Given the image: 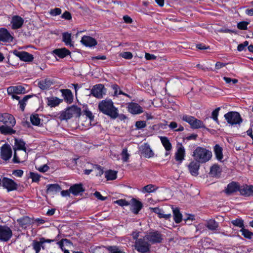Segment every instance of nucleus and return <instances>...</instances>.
<instances>
[{"mask_svg": "<svg viewBox=\"0 0 253 253\" xmlns=\"http://www.w3.org/2000/svg\"><path fill=\"white\" fill-rule=\"evenodd\" d=\"M99 111L103 114L110 117L111 119H115L118 118V110L111 99H106L101 101L98 106Z\"/></svg>", "mask_w": 253, "mask_h": 253, "instance_id": "nucleus-1", "label": "nucleus"}, {"mask_svg": "<svg viewBox=\"0 0 253 253\" xmlns=\"http://www.w3.org/2000/svg\"><path fill=\"white\" fill-rule=\"evenodd\" d=\"M192 156L195 160L204 164L211 160L212 157V152L205 148L198 146L193 151Z\"/></svg>", "mask_w": 253, "mask_h": 253, "instance_id": "nucleus-2", "label": "nucleus"}, {"mask_svg": "<svg viewBox=\"0 0 253 253\" xmlns=\"http://www.w3.org/2000/svg\"><path fill=\"white\" fill-rule=\"evenodd\" d=\"M82 114L81 109L77 105H73L66 108L65 111L61 112L59 119L67 121L73 117L79 118Z\"/></svg>", "mask_w": 253, "mask_h": 253, "instance_id": "nucleus-3", "label": "nucleus"}, {"mask_svg": "<svg viewBox=\"0 0 253 253\" xmlns=\"http://www.w3.org/2000/svg\"><path fill=\"white\" fill-rule=\"evenodd\" d=\"M181 119L182 121L188 123L192 129L203 128L207 130L209 129L205 126L202 121L196 119L193 116L184 115L182 117Z\"/></svg>", "mask_w": 253, "mask_h": 253, "instance_id": "nucleus-4", "label": "nucleus"}, {"mask_svg": "<svg viewBox=\"0 0 253 253\" xmlns=\"http://www.w3.org/2000/svg\"><path fill=\"white\" fill-rule=\"evenodd\" d=\"M224 117L228 124L232 126L235 125H240L243 121V119L240 113L236 111H230L226 113Z\"/></svg>", "mask_w": 253, "mask_h": 253, "instance_id": "nucleus-5", "label": "nucleus"}, {"mask_svg": "<svg viewBox=\"0 0 253 253\" xmlns=\"http://www.w3.org/2000/svg\"><path fill=\"white\" fill-rule=\"evenodd\" d=\"M1 186L5 189L7 192L17 190L18 184L16 182L11 178L3 177L1 178Z\"/></svg>", "mask_w": 253, "mask_h": 253, "instance_id": "nucleus-6", "label": "nucleus"}, {"mask_svg": "<svg viewBox=\"0 0 253 253\" xmlns=\"http://www.w3.org/2000/svg\"><path fill=\"white\" fill-rule=\"evenodd\" d=\"M163 235L158 231L150 232L145 237L147 240L153 244L162 243Z\"/></svg>", "mask_w": 253, "mask_h": 253, "instance_id": "nucleus-7", "label": "nucleus"}, {"mask_svg": "<svg viewBox=\"0 0 253 253\" xmlns=\"http://www.w3.org/2000/svg\"><path fill=\"white\" fill-rule=\"evenodd\" d=\"M150 245L144 239L140 238L135 243V249L140 253H148L150 252Z\"/></svg>", "mask_w": 253, "mask_h": 253, "instance_id": "nucleus-8", "label": "nucleus"}, {"mask_svg": "<svg viewBox=\"0 0 253 253\" xmlns=\"http://www.w3.org/2000/svg\"><path fill=\"white\" fill-rule=\"evenodd\" d=\"M12 236V230L8 226L0 225V241L7 242Z\"/></svg>", "mask_w": 253, "mask_h": 253, "instance_id": "nucleus-9", "label": "nucleus"}, {"mask_svg": "<svg viewBox=\"0 0 253 253\" xmlns=\"http://www.w3.org/2000/svg\"><path fill=\"white\" fill-rule=\"evenodd\" d=\"M106 89L103 84H99L93 86L90 90V94L97 98L100 99L103 97V95L105 94Z\"/></svg>", "mask_w": 253, "mask_h": 253, "instance_id": "nucleus-10", "label": "nucleus"}, {"mask_svg": "<svg viewBox=\"0 0 253 253\" xmlns=\"http://www.w3.org/2000/svg\"><path fill=\"white\" fill-rule=\"evenodd\" d=\"M239 182L232 181L227 184L223 192L227 196L233 195L239 191Z\"/></svg>", "mask_w": 253, "mask_h": 253, "instance_id": "nucleus-11", "label": "nucleus"}, {"mask_svg": "<svg viewBox=\"0 0 253 253\" xmlns=\"http://www.w3.org/2000/svg\"><path fill=\"white\" fill-rule=\"evenodd\" d=\"M12 53L16 56L19 57L20 60L22 61L29 62H32L34 60L33 55L26 51H19L15 49L13 50Z\"/></svg>", "mask_w": 253, "mask_h": 253, "instance_id": "nucleus-12", "label": "nucleus"}, {"mask_svg": "<svg viewBox=\"0 0 253 253\" xmlns=\"http://www.w3.org/2000/svg\"><path fill=\"white\" fill-rule=\"evenodd\" d=\"M0 122L5 125H10V126H14L16 124L14 117L12 115L6 113L0 114Z\"/></svg>", "mask_w": 253, "mask_h": 253, "instance_id": "nucleus-13", "label": "nucleus"}, {"mask_svg": "<svg viewBox=\"0 0 253 253\" xmlns=\"http://www.w3.org/2000/svg\"><path fill=\"white\" fill-rule=\"evenodd\" d=\"M12 156V150L10 145L7 143L3 144L0 149L1 158L5 161H8Z\"/></svg>", "mask_w": 253, "mask_h": 253, "instance_id": "nucleus-14", "label": "nucleus"}, {"mask_svg": "<svg viewBox=\"0 0 253 253\" xmlns=\"http://www.w3.org/2000/svg\"><path fill=\"white\" fill-rule=\"evenodd\" d=\"M200 164L201 163L194 159L188 165L189 171L192 176H197L199 174Z\"/></svg>", "mask_w": 253, "mask_h": 253, "instance_id": "nucleus-15", "label": "nucleus"}, {"mask_svg": "<svg viewBox=\"0 0 253 253\" xmlns=\"http://www.w3.org/2000/svg\"><path fill=\"white\" fill-rule=\"evenodd\" d=\"M241 196L245 197L253 196V185L245 184L241 185L239 191Z\"/></svg>", "mask_w": 253, "mask_h": 253, "instance_id": "nucleus-16", "label": "nucleus"}, {"mask_svg": "<svg viewBox=\"0 0 253 253\" xmlns=\"http://www.w3.org/2000/svg\"><path fill=\"white\" fill-rule=\"evenodd\" d=\"M140 152L141 155L147 158L152 157L154 155L152 150L150 148V145L147 143H145L140 146Z\"/></svg>", "mask_w": 253, "mask_h": 253, "instance_id": "nucleus-17", "label": "nucleus"}, {"mask_svg": "<svg viewBox=\"0 0 253 253\" xmlns=\"http://www.w3.org/2000/svg\"><path fill=\"white\" fill-rule=\"evenodd\" d=\"M85 189L82 183L74 184L70 187V191L74 196L82 195Z\"/></svg>", "mask_w": 253, "mask_h": 253, "instance_id": "nucleus-18", "label": "nucleus"}, {"mask_svg": "<svg viewBox=\"0 0 253 253\" xmlns=\"http://www.w3.org/2000/svg\"><path fill=\"white\" fill-rule=\"evenodd\" d=\"M130 211L134 214H137L143 208V204L135 198L131 200Z\"/></svg>", "mask_w": 253, "mask_h": 253, "instance_id": "nucleus-19", "label": "nucleus"}, {"mask_svg": "<svg viewBox=\"0 0 253 253\" xmlns=\"http://www.w3.org/2000/svg\"><path fill=\"white\" fill-rule=\"evenodd\" d=\"M81 42L85 46L89 47L94 46L97 44V42L94 38L88 36H84Z\"/></svg>", "mask_w": 253, "mask_h": 253, "instance_id": "nucleus-20", "label": "nucleus"}, {"mask_svg": "<svg viewBox=\"0 0 253 253\" xmlns=\"http://www.w3.org/2000/svg\"><path fill=\"white\" fill-rule=\"evenodd\" d=\"M128 111L134 115L139 114L143 112V108L138 104L134 102L128 103Z\"/></svg>", "mask_w": 253, "mask_h": 253, "instance_id": "nucleus-21", "label": "nucleus"}, {"mask_svg": "<svg viewBox=\"0 0 253 253\" xmlns=\"http://www.w3.org/2000/svg\"><path fill=\"white\" fill-rule=\"evenodd\" d=\"M12 39L13 37L6 28H0V42H11Z\"/></svg>", "mask_w": 253, "mask_h": 253, "instance_id": "nucleus-22", "label": "nucleus"}, {"mask_svg": "<svg viewBox=\"0 0 253 253\" xmlns=\"http://www.w3.org/2000/svg\"><path fill=\"white\" fill-rule=\"evenodd\" d=\"M24 19L19 15H15L12 17L11 23L12 29L15 30L22 27L24 24Z\"/></svg>", "mask_w": 253, "mask_h": 253, "instance_id": "nucleus-23", "label": "nucleus"}, {"mask_svg": "<svg viewBox=\"0 0 253 253\" xmlns=\"http://www.w3.org/2000/svg\"><path fill=\"white\" fill-rule=\"evenodd\" d=\"M62 93L64 101L67 104H71L73 101L74 96L71 91L69 89H61L60 90Z\"/></svg>", "mask_w": 253, "mask_h": 253, "instance_id": "nucleus-24", "label": "nucleus"}, {"mask_svg": "<svg viewBox=\"0 0 253 253\" xmlns=\"http://www.w3.org/2000/svg\"><path fill=\"white\" fill-rule=\"evenodd\" d=\"M9 95L12 94H24L26 93L25 88L22 85L11 86L7 88Z\"/></svg>", "mask_w": 253, "mask_h": 253, "instance_id": "nucleus-25", "label": "nucleus"}, {"mask_svg": "<svg viewBox=\"0 0 253 253\" xmlns=\"http://www.w3.org/2000/svg\"><path fill=\"white\" fill-rule=\"evenodd\" d=\"M150 209L152 212L157 214L158 217L160 218H163L166 220H168L171 217V215L170 213L165 214L164 210L162 209H160L158 207L150 208Z\"/></svg>", "mask_w": 253, "mask_h": 253, "instance_id": "nucleus-26", "label": "nucleus"}, {"mask_svg": "<svg viewBox=\"0 0 253 253\" xmlns=\"http://www.w3.org/2000/svg\"><path fill=\"white\" fill-rule=\"evenodd\" d=\"M17 222L23 228H26L27 226L32 225L33 223V219L28 216H23L17 220Z\"/></svg>", "mask_w": 253, "mask_h": 253, "instance_id": "nucleus-27", "label": "nucleus"}, {"mask_svg": "<svg viewBox=\"0 0 253 253\" xmlns=\"http://www.w3.org/2000/svg\"><path fill=\"white\" fill-rule=\"evenodd\" d=\"M47 105L50 108L55 107L58 106L63 101V99H60L57 97H49L46 98Z\"/></svg>", "mask_w": 253, "mask_h": 253, "instance_id": "nucleus-28", "label": "nucleus"}, {"mask_svg": "<svg viewBox=\"0 0 253 253\" xmlns=\"http://www.w3.org/2000/svg\"><path fill=\"white\" fill-rule=\"evenodd\" d=\"M52 52L60 58H64L71 54V52L65 47L55 49Z\"/></svg>", "mask_w": 253, "mask_h": 253, "instance_id": "nucleus-29", "label": "nucleus"}, {"mask_svg": "<svg viewBox=\"0 0 253 253\" xmlns=\"http://www.w3.org/2000/svg\"><path fill=\"white\" fill-rule=\"evenodd\" d=\"M185 155V148L181 144L180 147L177 149V151L175 154V159L176 161L182 163L184 159Z\"/></svg>", "mask_w": 253, "mask_h": 253, "instance_id": "nucleus-30", "label": "nucleus"}, {"mask_svg": "<svg viewBox=\"0 0 253 253\" xmlns=\"http://www.w3.org/2000/svg\"><path fill=\"white\" fill-rule=\"evenodd\" d=\"M46 188V194L56 193L61 190V186L57 183L47 184Z\"/></svg>", "mask_w": 253, "mask_h": 253, "instance_id": "nucleus-31", "label": "nucleus"}, {"mask_svg": "<svg viewBox=\"0 0 253 253\" xmlns=\"http://www.w3.org/2000/svg\"><path fill=\"white\" fill-rule=\"evenodd\" d=\"M213 152L216 159L220 162H222V160L223 158V148L219 144H216L213 147Z\"/></svg>", "mask_w": 253, "mask_h": 253, "instance_id": "nucleus-32", "label": "nucleus"}, {"mask_svg": "<svg viewBox=\"0 0 253 253\" xmlns=\"http://www.w3.org/2000/svg\"><path fill=\"white\" fill-rule=\"evenodd\" d=\"M53 84L52 81L48 78L40 81L38 82V86L42 90H46L48 89Z\"/></svg>", "mask_w": 253, "mask_h": 253, "instance_id": "nucleus-33", "label": "nucleus"}, {"mask_svg": "<svg viewBox=\"0 0 253 253\" xmlns=\"http://www.w3.org/2000/svg\"><path fill=\"white\" fill-rule=\"evenodd\" d=\"M13 126H10V125H4L0 126V132L1 133L4 135H11L15 134L16 130L13 129L12 127Z\"/></svg>", "mask_w": 253, "mask_h": 253, "instance_id": "nucleus-34", "label": "nucleus"}, {"mask_svg": "<svg viewBox=\"0 0 253 253\" xmlns=\"http://www.w3.org/2000/svg\"><path fill=\"white\" fill-rule=\"evenodd\" d=\"M172 209L173 211V219L175 223H179L182 221V215L180 213L179 208L177 207L173 208V206H172Z\"/></svg>", "mask_w": 253, "mask_h": 253, "instance_id": "nucleus-35", "label": "nucleus"}, {"mask_svg": "<svg viewBox=\"0 0 253 253\" xmlns=\"http://www.w3.org/2000/svg\"><path fill=\"white\" fill-rule=\"evenodd\" d=\"M71 34L68 32H64L62 34V42H63L66 45L73 46V43L72 42Z\"/></svg>", "mask_w": 253, "mask_h": 253, "instance_id": "nucleus-36", "label": "nucleus"}, {"mask_svg": "<svg viewBox=\"0 0 253 253\" xmlns=\"http://www.w3.org/2000/svg\"><path fill=\"white\" fill-rule=\"evenodd\" d=\"M221 172V169L218 164L213 165L210 168V173L213 176L216 177L219 175Z\"/></svg>", "mask_w": 253, "mask_h": 253, "instance_id": "nucleus-37", "label": "nucleus"}, {"mask_svg": "<svg viewBox=\"0 0 253 253\" xmlns=\"http://www.w3.org/2000/svg\"><path fill=\"white\" fill-rule=\"evenodd\" d=\"M161 142L167 151H170L172 148V145L167 137H160Z\"/></svg>", "mask_w": 253, "mask_h": 253, "instance_id": "nucleus-38", "label": "nucleus"}, {"mask_svg": "<svg viewBox=\"0 0 253 253\" xmlns=\"http://www.w3.org/2000/svg\"><path fill=\"white\" fill-rule=\"evenodd\" d=\"M206 226L211 230H216L218 228V223L214 219H210L206 223Z\"/></svg>", "mask_w": 253, "mask_h": 253, "instance_id": "nucleus-39", "label": "nucleus"}, {"mask_svg": "<svg viewBox=\"0 0 253 253\" xmlns=\"http://www.w3.org/2000/svg\"><path fill=\"white\" fill-rule=\"evenodd\" d=\"M117 171L109 169L105 172V176L107 180H113L117 178Z\"/></svg>", "mask_w": 253, "mask_h": 253, "instance_id": "nucleus-40", "label": "nucleus"}, {"mask_svg": "<svg viewBox=\"0 0 253 253\" xmlns=\"http://www.w3.org/2000/svg\"><path fill=\"white\" fill-rule=\"evenodd\" d=\"M25 144V142L22 139L15 138V145L16 146L17 149L26 152Z\"/></svg>", "mask_w": 253, "mask_h": 253, "instance_id": "nucleus-41", "label": "nucleus"}, {"mask_svg": "<svg viewBox=\"0 0 253 253\" xmlns=\"http://www.w3.org/2000/svg\"><path fill=\"white\" fill-rule=\"evenodd\" d=\"M158 188L156 185L153 184H148L143 187L142 192L143 193H152L155 192Z\"/></svg>", "mask_w": 253, "mask_h": 253, "instance_id": "nucleus-42", "label": "nucleus"}, {"mask_svg": "<svg viewBox=\"0 0 253 253\" xmlns=\"http://www.w3.org/2000/svg\"><path fill=\"white\" fill-rule=\"evenodd\" d=\"M30 121L33 125L38 126L40 124L41 119L38 114H32L30 116Z\"/></svg>", "mask_w": 253, "mask_h": 253, "instance_id": "nucleus-43", "label": "nucleus"}, {"mask_svg": "<svg viewBox=\"0 0 253 253\" xmlns=\"http://www.w3.org/2000/svg\"><path fill=\"white\" fill-rule=\"evenodd\" d=\"M83 108L84 109L83 111V113H84V115H85L86 116V117L89 118V119L90 120V122H91L94 120V115L92 114L91 112L88 109L87 105H84Z\"/></svg>", "mask_w": 253, "mask_h": 253, "instance_id": "nucleus-44", "label": "nucleus"}, {"mask_svg": "<svg viewBox=\"0 0 253 253\" xmlns=\"http://www.w3.org/2000/svg\"><path fill=\"white\" fill-rule=\"evenodd\" d=\"M42 244H43L42 243V241H38L36 240H34L32 243V246L33 249L35 251L36 253H39L41 249Z\"/></svg>", "mask_w": 253, "mask_h": 253, "instance_id": "nucleus-45", "label": "nucleus"}, {"mask_svg": "<svg viewBox=\"0 0 253 253\" xmlns=\"http://www.w3.org/2000/svg\"><path fill=\"white\" fill-rule=\"evenodd\" d=\"M231 222L233 225L241 228V229L245 227L244 220L242 218H236V219L232 220Z\"/></svg>", "mask_w": 253, "mask_h": 253, "instance_id": "nucleus-46", "label": "nucleus"}, {"mask_svg": "<svg viewBox=\"0 0 253 253\" xmlns=\"http://www.w3.org/2000/svg\"><path fill=\"white\" fill-rule=\"evenodd\" d=\"M240 231L242 232V235L248 239H252L253 236V233L250 231L249 230L245 229V227L241 229Z\"/></svg>", "mask_w": 253, "mask_h": 253, "instance_id": "nucleus-47", "label": "nucleus"}, {"mask_svg": "<svg viewBox=\"0 0 253 253\" xmlns=\"http://www.w3.org/2000/svg\"><path fill=\"white\" fill-rule=\"evenodd\" d=\"M92 168L93 170H95L97 171L96 173V176H100L104 173L103 168L98 165H92Z\"/></svg>", "mask_w": 253, "mask_h": 253, "instance_id": "nucleus-48", "label": "nucleus"}, {"mask_svg": "<svg viewBox=\"0 0 253 253\" xmlns=\"http://www.w3.org/2000/svg\"><path fill=\"white\" fill-rule=\"evenodd\" d=\"M122 160L124 162H127L129 158V154L127 153L126 148H124L121 153Z\"/></svg>", "mask_w": 253, "mask_h": 253, "instance_id": "nucleus-49", "label": "nucleus"}, {"mask_svg": "<svg viewBox=\"0 0 253 253\" xmlns=\"http://www.w3.org/2000/svg\"><path fill=\"white\" fill-rule=\"evenodd\" d=\"M29 177L32 179V182H38L40 180L41 175L38 173L30 172Z\"/></svg>", "mask_w": 253, "mask_h": 253, "instance_id": "nucleus-50", "label": "nucleus"}, {"mask_svg": "<svg viewBox=\"0 0 253 253\" xmlns=\"http://www.w3.org/2000/svg\"><path fill=\"white\" fill-rule=\"evenodd\" d=\"M249 23L247 21H241L237 24V27L240 30H245L247 29V26Z\"/></svg>", "mask_w": 253, "mask_h": 253, "instance_id": "nucleus-51", "label": "nucleus"}, {"mask_svg": "<svg viewBox=\"0 0 253 253\" xmlns=\"http://www.w3.org/2000/svg\"><path fill=\"white\" fill-rule=\"evenodd\" d=\"M220 109V107H218L214 110L211 113V118L212 119L215 121L216 123H218V120L217 118L219 111Z\"/></svg>", "mask_w": 253, "mask_h": 253, "instance_id": "nucleus-52", "label": "nucleus"}, {"mask_svg": "<svg viewBox=\"0 0 253 253\" xmlns=\"http://www.w3.org/2000/svg\"><path fill=\"white\" fill-rule=\"evenodd\" d=\"M62 10L59 8H55L51 9L49 11V14L52 16H56L61 14Z\"/></svg>", "mask_w": 253, "mask_h": 253, "instance_id": "nucleus-53", "label": "nucleus"}, {"mask_svg": "<svg viewBox=\"0 0 253 253\" xmlns=\"http://www.w3.org/2000/svg\"><path fill=\"white\" fill-rule=\"evenodd\" d=\"M114 203L121 207L127 206L130 205V203L128 201H126L125 199H122L115 201Z\"/></svg>", "mask_w": 253, "mask_h": 253, "instance_id": "nucleus-54", "label": "nucleus"}, {"mask_svg": "<svg viewBox=\"0 0 253 253\" xmlns=\"http://www.w3.org/2000/svg\"><path fill=\"white\" fill-rule=\"evenodd\" d=\"M120 56L122 57V58H124L126 59H131L133 55L131 52L129 51H125L121 52L120 54Z\"/></svg>", "mask_w": 253, "mask_h": 253, "instance_id": "nucleus-55", "label": "nucleus"}, {"mask_svg": "<svg viewBox=\"0 0 253 253\" xmlns=\"http://www.w3.org/2000/svg\"><path fill=\"white\" fill-rule=\"evenodd\" d=\"M195 219V215L194 214H187L186 217L184 218V220L188 224L190 225L192 224V222Z\"/></svg>", "mask_w": 253, "mask_h": 253, "instance_id": "nucleus-56", "label": "nucleus"}, {"mask_svg": "<svg viewBox=\"0 0 253 253\" xmlns=\"http://www.w3.org/2000/svg\"><path fill=\"white\" fill-rule=\"evenodd\" d=\"M146 126V122L144 121H137L135 123V126L137 129H142Z\"/></svg>", "mask_w": 253, "mask_h": 253, "instance_id": "nucleus-57", "label": "nucleus"}, {"mask_svg": "<svg viewBox=\"0 0 253 253\" xmlns=\"http://www.w3.org/2000/svg\"><path fill=\"white\" fill-rule=\"evenodd\" d=\"M61 17L65 20H70L72 19V15L70 12L65 11L61 15Z\"/></svg>", "mask_w": 253, "mask_h": 253, "instance_id": "nucleus-58", "label": "nucleus"}, {"mask_svg": "<svg viewBox=\"0 0 253 253\" xmlns=\"http://www.w3.org/2000/svg\"><path fill=\"white\" fill-rule=\"evenodd\" d=\"M93 195L96 198L102 201L106 200L107 198V197L102 196L100 193L98 191H95Z\"/></svg>", "mask_w": 253, "mask_h": 253, "instance_id": "nucleus-59", "label": "nucleus"}, {"mask_svg": "<svg viewBox=\"0 0 253 253\" xmlns=\"http://www.w3.org/2000/svg\"><path fill=\"white\" fill-rule=\"evenodd\" d=\"M23 171L21 169H16L13 170L12 174L16 176L21 177L23 175Z\"/></svg>", "mask_w": 253, "mask_h": 253, "instance_id": "nucleus-60", "label": "nucleus"}, {"mask_svg": "<svg viewBox=\"0 0 253 253\" xmlns=\"http://www.w3.org/2000/svg\"><path fill=\"white\" fill-rule=\"evenodd\" d=\"M108 250L111 252V253H125V252L119 250L118 248H113L112 246H109Z\"/></svg>", "mask_w": 253, "mask_h": 253, "instance_id": "nucleus-61", "label": "nucleus"}, {"mask_svg": "<svg viewBox=\"0 0 253 253\" xmlns=\"http://www.w3.org/2000/svg\"><path fill=\"white\" fill-rule=\"evenodd\" d=\"M49 169V167L47 165L45 164L43 165V166H41L39 168H38V169L40 172H45L47 171Z\"/></svg>", "mask_w": 253, "mask_h": 253, "instance_id": "nucleus-62", "label": "nucleus"}, {"mask_svg": "<svg viewBox=\"0 0 253 253\" xmlns=\"http://www.w3.org/2000/svg\"><path fill=\"white\" fill-rule=\"evenodd\" d=\"M196 48H197L198 49H200V50L207 49L210 48L209 46H206L203 43L197 44L196 45Z\"/></svg>", "mask_w": 253, "mask_h": 253, "instance_id": "nucleus-63", "label": "nucleus"}, {"mask_svg": "<svg viewBox=\"0 0 253 253\" xmlns=\"http://www.w3.org/2000/svg\"><path fill=\"white\" fill-rule=\"evenodd\" d=\"M145 57L147 60H155L156 59L157 57L154 55V54L146 53Z\"/></svg>", "mask_w": 253, "mask_h": 253, "instance_id": "nucleus-64", "label": "nucleus"}]
</instances>
